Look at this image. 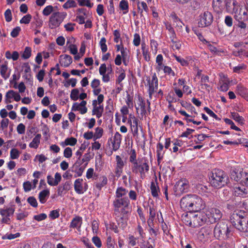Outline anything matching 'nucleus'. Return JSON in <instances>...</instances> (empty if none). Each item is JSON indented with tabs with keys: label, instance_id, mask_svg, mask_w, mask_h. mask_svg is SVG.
I'll return each mask as SVG.
<instances>
[{
	"label": "nucleus",
	"instance_id": "1",
	"mask_svg": "<svg viewBox=\"0 0 248 248\" xmlns=\"http://www.w3.org/2000/svg\"><path fill=\"white\" fill-rule=\"evenodd\" d=\"M114 216L118 225L124 230L130 212V201L128 198L115 199L113 202Z\"/></svg>",
	"mask_w": 248,
	"mask_h": 248
},
{
	"label": "nucleus",
	"instance_id": "2",
	"mask_svg": "<svg viewBox=\"0 0 248 248\" xmlns=\"http://www.w3.org/2000/svg\"><path fill=\"white\" fill-rule=\"evenodd\" d=\"M180 205L184 211L192 212H199L205 207L204 201L199 196L195 194H187L180 200Z\"/></svg>",
	"mask_w": 248,
	"mask_h": 248
},
{
	"label": "nucleus",
	"instance_id": "3",
	"mask_svg": "<svg viewBox=\"0 0 248 248\" xmlns=\"http://www.w3.org/2000/svg\"><path fill=\"white\" fill-rule=\"evenodd\" d=\"M230 221L237 230L248 232V213L242 210L234 211L230 217Z\"/></svg>",
	"mask_w": 248,
	"mask_h": 248
},
{
	"label": "nucleus",
	"instance_id": "4",
	"mask_svg": "<svg viewBox=\"0 0 248 248\" xmlns=\"http://www.w3.org/2000/svg\"><path fill=\"white\" fill-rule=\"evenodd\" d=\"M149 168L148 160L143 158H141L139 161L131 165L132 172L139 175L142 179H144L148 173Z\"/></svg>",
	"mask_w": 248,
	"mask_h": 248
},
{
	"label": "nucleus",
	"instance_id": "5",
	"mask_svg": "<svg viewBox=\"0 0 248 248\" xmlns=\"http://www.w3.org/2000/svg\"><path fill=\"white\" fill-rule=\"evenodd\" d=\"M211 184L212 186H216V185L225 186L228 184L229 178L226 173L222 170L219 169H214L211 175Z\"/></svg>",
	"mask_w": 248,
	"mask_h": 248
},
{
	"label": "nucleus",
	"instance_id": "6",
	"mask_svg": "<svg viewBox=\"0 0 248 248\" xmlns=\"http://www.w3.org/2000/svg\"><path fill=\"white\" fill-rule=\"evenodd\" d=\"M230 178L232 180L239 183L242 186H248V173L242 169L234 168L232 170Z\"/></svg>",
	"mask_w": 248,
	"mask_h": 248
},
{
	"label": "nucleus",
	"instance_id": "7",
	"mask_svg": "<svg viewBox=\"0 0 248 248\" xmlns=\"http://www.w3.org/2000/svg\"><path fill=\"white\" fill-rule=\"evenodd\" d=\"M231 230L226 222H218L214 230V236L218 239L228 238L230 235Z\"/></svg>",
	"mask_w": 248,
	"mask_h": 248
},
{
	"label": "nucleus",
	"instance_id": "8",
	"mask_svg": "<svg viewBox=\"0 0 248 248\" xmlns=\"http://www.w3.org/2000/svg\"><path fill=\"white\" fill-rule=\"evenodd\" d=\"M146 80L147 84L146 86L148 87L147 92L149 94L150 99H152L153 95L157 92L158 87V80L155 73L151 75V77H146Z\"/></svg>",
	"mask_w": 248,
	"mask_h": 248
},
{
	"label": "nucleus",
	"instance_id": "9",
	"mask_svg": "<svg viewBox=\"0 0 248 248\" xmlns=\"http://www.w3.org/2000/svg\"><path fill=\"white\" fill-rule=\"evenodd\" d=\"M66 16L67 14L66 12H56L53 13L49 17V27L51 29L58 27Z\"/></svg>",
	"mask_w": 248,
	"mask_h": 248
},
{
	"label": "nucleus",
	"instance_id": "10",
	"mask_svg": "<svg viewBox=\"0 0 248 248\" xmlns=\"http://www.w3.org/2000/svg\"><path fill=\"white\" fill-rule=\"evenodd\" d=\"M205 223H209L207 213L204 212H200L198 214L192 216V227H199Z\"/></svg>",
	"mask_w": 248,
	"mask_h": 248
},
{
	"label": "nucleus",
	"instance_id": "11",
	"mask_svg": "<svg viewBox=\"0 0 248 248\" xmlns=\"http://www.w3.org/2000/svg\"><path fill=\"white\" fill-rule=\"evenodd\" d=\"M213 20V16L211 13L205 11L200 16L198 25L199 27L203 28L210 26Z\"/></svg>",
	"mask_w": 248,
	"mask_h": 248
},
{
	"label": "nucleus",
	"instance_id": "12",
	"mask_svg": "<svg viewBox=\"0 0 248 248\" xmlns=\"http://www.w3.org/2000/svg\"><path fill=\"white\" fill-rule=\"evenodd\" d=\"M208 219L210 224L215 223L219 220L222 216L220 210L216 208H212L208 211Z\"/></svg>",
	"mask_w": 248,
	"mask_h": 248
},
{
	"label": "nucleus",
	"instance_id": "13",
	"mask_svg": "<svg viewBox=\"0 0 248 248\" xmlns=\"http://www.w3.org/2000/svg\"><path fill=\"white\" fill-rule=\"evenodd\" d=\"M233 14H234V16L236 20H248V12L244 7H240L239 5Z\"/></svg>",
	"mask_w": 248,
	"mask_h": 248
},
{
	"label": "nucleus",
	"instance_id": "14",
	"mask_svg": "<svg viewBox=\"0 0 248 248\" xmlns=\"http://www.w3.org/2000/svg\"><path fill=\"white\" fill-rule=\"evenodd\" d=\"M82 223V217L79 216H75L71 220L69 227L70 229L80 231Z\"/></svg>",
	"mask_w": 248,
	"mask_h": 248
},
{
	"label": "nucleus",
	"instance_id": "15",
	"mask_svg": "<svg viewBox=\"0 0 248 248\" xmlns=\"http://www.w3.org/2000/svg\"><path fill=\"white\" fill-rule=\"evenodd\" d=\"M109 141L111 142L112 144L113 150L116 151L120 147L122 141V135L118 132H116L113 138L108 139V142H109Z\"/></svg>",
	"mask_w": 248,
	"mask_h": 248
},
{
	"label": "nucleus",
	"instance_id": "16",
	"mask_svg": "<svg viewBox=\"0 0 248 248\" xmlns=\"http://www.w3.org/2000/svg\"><path fill=\"white\" fill-rule=\"evenodd\" d=\"M116 165L115 168V173L116 176L119 177L123 171L124 162L120 155L116 156Z\"/></svg>",
	"mask_w": 248,
	"mask_h": 248
},
{
	"label": "nucleus",
	"instance_id": "17",
	"mask_svg": "<svg viewBox=\"0 0 248 248\" xmlns=\"http://www.w3.org/2000/svg\"><path fill=\"white\" fill-rule=\"evenodd\" d=\"M227 0H213L212 5L214 10L217 13H221L225 8Z\"/></svg>",
	"mask_w": 248,
	"mask_h": 248
},
{
	"label": "nucleus",
	"instance_id": "18",
	"mask_svg": "<svg viewBox=\"0 0 248 248\" xmlns=\"http://www.w3.org/2000/svg\"><path fill=\"white\" fill-rule=\"evenodd\" d=\"M239 5L235 0H227L225 5V9L228 13L233 14Z\"/></svg>",
	"mask_w": 248,
	"mask_h": 248
},
{
	"label": "nucleus",
	"instance_id": "19",
	"mask_svg": "<svg viewBox=\"0 0 248 248\" xmlns=\"http://www.w3.org/2000/svg\"><path fill=\"white\" fill-rule=\"evenodd\" d=\"M62 179L61 174L59 172H56L54 176V178L51 175L47 176V183L51 186H56L58 185Z\"/></svg>",
	"mask_w": 248,
	"mask_h": 248
},
{
	"label": "nucleus",
	"instance_id": "20",
	"mask_svg": "<svg viewBox=\"0 0 248 248\" xmlns=\"http://www.w3.org/2000/svg\"><path fill=\"white\" fill-rule=\"evenodd\" d=\"M60 63L62 66L67 67L72 62V57L68 55H61L60 56Z\"/></svg>",
	"mask_w": 248,
	"mask_h": 248
},
{
	"label": "nucleus",
	"instance_id": "21",
	"mask_svg": "<svg viewBox=\"0 0 248 248\" xmlns=\"http://www.w3.org/2000/svg\"><path fill=\"white\" fill-rule=\"evenodd\" d=\"M84 162H85L83 161L82 158H81V157H78L76 162L74 164V166L76 168V170L77 171V173L78 175H81L85 168V164L82 166Z\"/></svg>",
	"mask_w": 248,
	"mask_h": 248
},
{
	"label": "nucleus",
	"instance_id": "22",
	"mask_svg": "<svg viewBox=\"0 0 248 248\" xmlns=\"http://www.w3.org/2000/svg\"><path fill=\"white\" fill-rule=\"evenodd\" d=\"M236 93L248 101V89L245 88L241 84L236 86Z\"/></svg>",
	"mask_w": 248,
	"mask_h": 248
},
{
	"label": "nucleus",
	"instance_id": "23",
	"mask_svg": "<svg viewBox=\"0 0 248 248\" xmlns=\"http://www.w3.org/2000/svg\"><path fill=\"white\" fill-rule=\"evenodd\" d=\"M164 146L162 143L159 142L156 145V156L157 162L159 164L163 159L165 151H163Z\"/></svg>",
	"mask_w": 248,
	"mask_h": 248
},
{
	"label": "nucleus",
	"instance_id": "24",
	"mask_svg": "<svg viewBox=\"0 0 248 248\" xmlns=\"http://www.w3.org/2000/svg\"><path fill=\"white\" fill-rule=\"evenodd\" d=\"M233 192L236 196L245 197L247 195L248 190L246 187H234Z\"/></svg>",
	"mask_w": 248,
	"mask_h": 248
},
{
	"label": "nucleus",
	"instance_id": "25",
	"mask_svg": "<svg viewBox=\"0 0 248 248\" xmlns=\"http://www.w3.org/2000/svg\"><path fill=\"white\" fill-rule=\"evenodd\" d=\"M8 62L5 61L4 63L2 64L0 67V74L5 80L8 78L10 75V71L8 72V67L7 66Z\"/></svg>",
	"mask_w": 248,
	"mask_h": 248
},
{
	"label": "nucleus",
	"instance_id": "26",
	"mask_svg": "<svg viewBox=\"0 0 248 248\" xmlns=\"http://www.w3.org/2000/svg\"><path fill=\"white\" fill-rule=\"evenodd\" d=\"M137 8L138 13L140 14V17L143 16V12L147 14L149 11V8L146 2L144 1H138L137 3Z\"/></svg>",
	"mask_w": 248,
	"mask_h": 248
},
{
	"label": "nucleus",
	"instance_id": "27",
	"mask_svg": "<svg viewBox=\"0 0 248 248\" xmlns=\"http://www.w3.org/2000/svg\"><path fill=\"white\" fill-rule=\"evenodd\" d=\"M49 190L47 189L40 191L38 195V199L40 202L42 204L46 203L49 196Z\"/></svg>",
	"mask_w": 248,
	"mask_h": 248
},
{
	"label": "nucleus",
	"instance_id": "28",
	"mask_svg": "<svg viewBox=\"0 0 248 248\" xmlns=\"http://www.w3.org/2000/svg\"><path fill=\"white\" fill-rule=\"evenodd\" d=\"M139 101L140 102V104H139V106L140 107V116L143 117V116H146L147 114V111L146 108V103L144 99L141 97L139 96L138 98Z\"/></svg>",
	"mask_w": 248,
	"mask_h": 248
},
{
	"label": "nucleus",
	"instance_id": "29",
	"mask_svg": "<svg viewBox=\"0 0 248 248\" xmlns=\"http://www.w3.org/2000/svg\"><path fill=\"white\" fill-rule=\"evenodd\" d=\"M192 213H190V214L187 213H185L182 215V220L186 225L188 226L192 227V217L190 216Z\"/></svg>",
	"mask_w": 248,
	"mask_h": 248
},
{
	"label": "nucleus",
	"instance_id": "30",
	"mask_svg": "<svg viewBox=\"0 0 248 248\" xmlns=\"http://www.w3.org/2000/svg\"><path fill=\"white\" fill-rule=\"evenodd\" d=\"M41 137L40 134H37L32 141L29 144V147L31 148L37 149L40 143Z\"/></svg>",
	"mask_w": 248,
	"mask_h": 248
},
{
	"label": "nucleus",
	"instance_id": "31",
	"mask_svg": "<svg viewBox=\"0 0 248 248\" xmlns=\"http://www.w3.org/2000/svg\"><path fill=\"white\" fill-rule=\"evenodd\" d=\"M15 212V208L11 207L1 209L0 210V214L2 217H10L12 216Z\"/></svg>",
	"mask_w": 248,
	"mask_h": 248
},
{
	"label": "nucleus",
	"instance_id": "32",
	"mask_svg": "<svg viewBox=\"0 0 248 248\" xmlns=\"http://www.w3.org/2000/svg\"><path fill=\"white\" fill-rule=\"evenodd\" d=\"M5 56L7 59H12L14 61H17L19 57V53L16 51H14L11 54L9 50H7L5 52Z\"/></svg>",
	"mask_w": 248,
	"mask_h": 248
},
{
	"label": "nucleus",
	"instance_id": "33",
	"mask_svg": "<svg viewBox=\"0 0 248 248\" xmlns=\"http://www.w3.org/2000/svg\"><path fill=\"white\" fill-rule=\"evenodd\" d=\"M104 111L103 105H100L98 107L93 108L92 110V115H95L96 118L99 119L101 117Z\"/></svg>",
	"mask_w": 248,
	"mask_h": 248
},
{
	"label": "nucleus",
	"instance_id": "34",
	"mask_svg": "<svg viewBox=\"0 0 248 248\" xmlns=\"http://www.w3.org/2000/svg\"><path fill=\"white\" fill-rule=\"evenodd\" d=\"M128 155H129V161L131 163V165L139 161V158L137 159V153L135 149H131L128 153Z\"/></svg>",
	"mask_w": 248,
	"mask_h": 248
},
{
	"label": "nucleus",
	"instance_id": "35",
	"mask_svg": "<svg viewBox=\"0 0 248 248\" xmlns=\"http://www.w3.org/2000/svg\"><path fill=\"white\" fill-rule=\"evenodd\" d=\"M173 191L174 195L179 197L187 192V187H173Z\"/></svg>",
	"mask_w": 248,
	"mask_h": 248
},
{
	"label": "nucleus",
	"instance_id": "36",
	"mask_svg": "<svg viewBox=\"0 0 248 248\" xmlns=\"http://www.w3.org/2000/svg\"><path fill=\"white\" fill-rule=\"evenodd\" d=\"M160 69L163 70L166 75H168L170 77H174L175 75L174 71L172 70L171 68L169 66L163 65L161 67Z\"/></svg>",
	"mask_w": 248,
	"mask_h": 248
},
{
	"label": "nucleus",
	"instance_id": "37",
	"mask_svg": "<svg viewBox=\"0 0 248 248\" xmlns=\"http://www.w3.org/2000/svg\"><path fill=\"white\" fill-rule=\"evenodd\" d=\"M15 92H16L14 90H11L6 93L4 98V102L5 104H9L12 102L11 99L13 98H14Z\"/></svg>",
	"mask_w": 248,
	"mask_h": 248
},
{
	"label": "nucleus",
	"instance_id": "38",
	"mask_svg": "<svg viewBox=\"0 0 248 248\" xmlns=\"http://www.w3.org/2000/svg\"><path fill=\"white\" fill-rule=\"evenodd\" d=\"M128 190L124 188L123 187H118L116 191V196L117 199L123 198L122 197L125 195Z\"/></svg>",
	"mask_w": 248,
	"mask_h": 248
},
{
	"label": "nucleus",
	"instance_id": "39",
	"mask_svg": "<svg viewBox=\"0 0 248 248\" xmlns=\"http://www.w3.org/2000/svg\"><path fill=\"white\" fill-rule=\"evenodd\" d=\"M238 21V23L237 26L238 28L241 29L240 31L241 34H243V35H246L247 32V24L244 22L245 20H237Z\"/></svg>",
	"mask_w": 248,
	"mask_h": 248
},
{
	"label": "nucleus",
	"instance_id": "40",
	"mask_svg": "<svg viewBox=\"0 0 248 248\" xmlns=\"http://www.w3.org/2000/svg\"><path fill=\"white\" fill-rule=\"evenodd\" d=\"M231 117L234 121L240 124H244V118L239 115V114L235 112H231Z\"/></svg>",
	"mask_w": 248,
	"mask_h": 248
},
{
	"label": "nucleus",
	"instance_id": "41",
	"mask_svg": "<svg viewBox=\"0 0 248 248\" xmlns=\"http://www.w3.org/2000/svg\"><path fill=\"white\" fill-rule=\"evenodd\" d=\"M120 75L117 77L116 80V84H121V82L126 77L125 71L123 68H120L119 70Z\"/></svg>",
	"mask_w": 248,
	"mask_h": 248
},
{
	"label": "nucleus",
	"instance_id": "42",
	"mask_svg": "<svg viewBox=\"0 0 248 248\" xmlns=\"http://www.w3.org/2000/svg\"><path fill=\"white\" fill-rule=\"evenodd\" d=\"M106 243L107 248H115L116 244L115 240L111 236L107 237Z\"/></svg>",
	"mask_w": 248,
	"mask_h": 248
},
{
	"label": "nucleus",
	"instance_id": "43",
	"mask_svg": "<svg viewBox=\"0 0 248 248\" xmlns=\"http://www.w3.org/2000/svg\"><path fill=\"white\" fill-rule=\"evenodd\" d=\"M119 7L121 10L123 11H125L123 12L124 14H125L128 12V3L127 1L125 0H122L120 1Z\"/></svg>",
	"mask_w": 248,
	"mask_h": 248
},
{
	"label": "nucleus",
	"instance_id": "44",
	"mask_svg": "<svg viewBox=\"0 0 248 248\" xmlns=\"http://www.w3.org/2000/svg\"><path fill=\"white\" fill-rule=\"evenodd\" d=\"M31 54V48L30 47L26 46L21 55V57L23 59H28Z\"/></svg>",
	"mask_w": 248,
	"mask_h": 248
},
{
	"label": "nucleus",
	"instance_id": "45",
	"mask_svg": "<svg viewBox=\"0 0 248 248\" xmlns=\"http://www.w3.org/2000/svg\"><path fill=\"white\" fill-rule=\"evenodd\" d=\"M106 39L104 37H103L101 38L99 43L101 51L103 53L106 52L108 50V47L106 45Z\"/></svg>",
	"mask_w": 248,
	"mask_h": 248
},
{
	"label": "nucleus",
	"instance_id": "46",
	"mask_svg": "<svg viewBox=\"0 0 248 248\" xmlns=\"http://www.w3.org/2000/svg\"><path fill=\"white\" fill-rule=\"evenodd\" d=\"M247 65L244 63H241L233 68V72L237 74L241 73V71L246 70L247 69Z\"/></svg>",
	"mask_w": 248,
	"mask_h": 248
},
{
	"label": "nucleus",
	"instance_id": "47",
	"mask_svg": "<svg viewBox=\"0 0 248 248\" xmlns=\"http://www.w3.org/2000/svg\"><path fill=\"white\" fill-rule=\"evenodd\" d=\"M35 127H31L30 129H28L26 132L25 138L27 140L31 139L33 136L35 135Z\"/></svg>",
	"mask_w": 248,
	"mask_h": 248
},
{
	"label": "nucleus",
	"instance_id": "48",
	"mask_svg": "<svg viewBox=\"0 0 248 248\" xmlns=\"http://www.w3.org/2000/svg\"><path fill=\"white\" fill-rule=\"evenodd\" d=\"M171 17L173 21L176 23V26L182 28V26L184 25L183 22L175 14L171 15Z\"/></svg>",
	"mask_w": 248,
	"mask_h": 248
},
{
	"label": "nucleus",
	"instance_id": "49",
	"mask_svg": "<svg viewBox=\"0 0 248 248\" xmlns=\"http://www.w3.org/2000/svg\"><path fill=\"white\" fill-rule=\"evenodd\" d=\"M103 133V129L102 128L98 127L95 128V132L94 134V140L100 139L102 137Z\"/></svg>",
	"mask_w": 248,
	"mask_h": 248
},
{
	"label": "nucleus",
	"instance_id": "50",
	"mask_svg": "<svg viewBox=\"0 0 248 248\" xmlns=\"http://www.w3.org/2000/svg\"><path fill=\"white\" fill-rule=\"evenodd\" d=\"M92 242L97 248H100L102 246V244L100 238L97 236H93L92 239Z\"/></svg>",
	"mask_w": 248,
	"mask_h": 248
},
{
	"label": "nucleus",
	"instance_id": "51",
	"mask_svg": "<svg viewBox=\"0 0 248 248\" xmlns=\"http://www.w3.org/2000/svg\"><path fill=\"white\" fill-rule=\"evenodd\" d=\"M20 155L19 151L16 148H13L10 151V158L12 159H17Z\"/></svg>",
	"mask_w": 248,
	"mask_h": 248
},
{
	"label": "nucleus",
	"instance_id": "52",
	"mask_svg": "<svg viewBox=\"0 0 248 248\" xmlns=\"http://www.w3.org/2000/svg\"><path fill=\"white\" fill-rule=\"evenodd\" d=\"M128 122L130 124V126H138L139 120L136 118L134 116H132L131 114L129 115Z\"/></svg>",
	"mask_w": 248,
	"mask_h": 248
},
{
	"label": "nucleus",
	"instance_id": "53",
	"mask_svg": "<svg viewBox=\"0 0 248 248\" xmlns=\"http://www.w3.org/2000/svg\"><path fill=\"white\" fill-rule=\"evenodd\" d=\"M174 145V147H173V152L174 153H176L178 151V146L181 147L182 145V141L180 140L175 139L173 141H172Z\"/></svg>",
	"mask_w": 248,
	"mask_h": 248
},
{
	"label": "nucleus",
	"instance_id": "54",
	"mask_svg": "<svg viewBox=\"0 0 248 248\" xmlns=\"http://www.w3.org/2000/svg\"><path fill=\"white\" fill-rule=\"evenodd\" d=\"M204 110L210 116L215 118L216 120L220 121L221 120L220 118H218V116L208 107H205Z\"/></svg>",
	"mask_w": 248,
	"mask_h": 248
},
{
	"label": "nucleus",
	"instance_id": "55",
	"mask_svg": "<svg viewBox=\"0 0 248 248\" xmlns=\"http://www.w3.org/2000/svg\"><path fill=\"white\" fill-rule=\"evenodd\" d=\"M224 120L226 124L231 125V129L235 130L237 131H240V129L236 125H235L234 123L231 120L228 118H225Z\"/></svg>",
	"mask_w": 248,
	"mask_h": 248
},
{
	"label": "nucleus",
	"instance_id": "56",
	"mask_svg": "<svg viewBox=\"0 0 248 248\" xmlns=\"http://www.w3.org/2000/svg\"><path fill=\"white\" fill-rule=\"evenodd\" d=\"M79 91L78 89H74L70 94V98L72 100L76 101L78 99Z\"/></svg>",
	"mask_w": 248,
	"mask_h": 248
},
{
	"label": "nucleus",
	"instance_id": "57",
	"mask_svg": "<svg viewBox=\"0 0 248 248\" xmlns=\"http://www.w3.org/2000/svg\"><path fill=\"white\" fill-rule=\"evenodd\" d=\"M31 17H32V16L30 14H27V15L24 16L20 20L19 22L21 24H29L31 19Z\"/></svg>",
	"mask_w": 248,
	"mask_h": 248
},
{
	"label": "nucleus",
	"instance_id": "58",
	"mask_svg": "<svg viewBox=\"0 0 248 248\" xmlns=\"http://www.w3.org/2000/svg\"><path fill=\"white\" fill-rule=\"evenodd\" d=\"M53 11V7L52 5L46 6L43 10V14L45 16H49Z\"/></svg>",
	"mask_w": 248,
	"mask_h": 248
},
{
	"label": "nucleus",
	"instance_id": "59",
	"mask_svg": "<svg viewBox=\"0 0 248 248\" xmlns=\"http://www.w3.org/2000/svg\"><path fill=\"white\" fill-rule=\"evenodd\" d=\"M76 6V2L74 0H68L62 7L64 9H68L71 7H74Z\"/></svg>",
	"mask_w": 248,
	"mask_h": 248
},
{
	"label": "nucleus",
	"instance_id": "60",
	"mask_svg": "<svg viewBox=\"0 0 248 248\" xmlns=\"http://www.w3.org/2000/svg\"><path fill=\"white\" fill-rule=\"evenodd\" d=\"M77 142V140L74 137L68 138L65 139V144L67 145L74 146Z\"/></svg>",
	"mask_w": 248,
	"mask_h": 248
},
{
	"label": "nucleus",
	"instance_id": "61",
	"mask_svg": "<svg viewBox=\"0 0 248 248\" xmlns=\"http://www.w3.org/2000/svg\"><path fill=\"white\" fill-rule=\"evenodd\" d=\"M163 56L161 54H158L156 56V62L157 63L158 65V68L159 70H160L161 68V67H162L163 65H164L163 64Z\"/></svg>",
	"mask_w": 248,
	"mask_h": 248
},
{
	"label": "nucleus",
	"instance_id": "62",
	"mask_svg": "<svg viewBox=\"0 0 248 248\" xmlns=\"http://www.w3.org/2000/svg\"><path fill=\"white\" fill-rule=\"evenodd\" d=\"M27 202H28L32 207H37L38 205L37 202L36 200V199L33 197H29L27 199Z\"/></svg>",
	"mask_w": 248,
	"mask_h": 248
},
{
	"label": "nucleus",
	"instance_id": "63",
	"mask_svg": "<svg viewBox=\"0 0 248 248\" xmlns=\"http://www.w3.org/2000/svg\"><path fill=\"white\" fill-rule=\"evenodd\" d=\"M133 43V45L136 46H138L140 45V37L139 34L137 33L134 34Z\"/></svg>",
	"mask_w": 248,
	"mask_h": 248
},
{
	"label": "nucleus",
	"instance_id": "64",
	"mask_svg": "<svg viewBox=\"0 0 248 248\" xmlns=\"http://www.w3.org/2000/svg\"><path fill=\"white\" fill-rule=\"evenodd\" d=\"M176 60L183 66H186L188 65V62L183 58L175 55Z\"/></svg>",
	"mask_w": 248,
	"mask_h": 248
}]
</instances>
